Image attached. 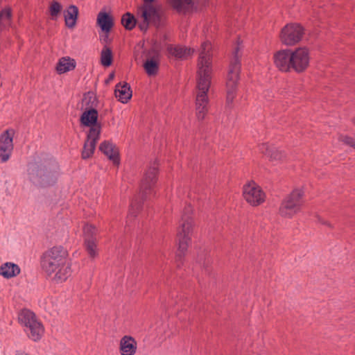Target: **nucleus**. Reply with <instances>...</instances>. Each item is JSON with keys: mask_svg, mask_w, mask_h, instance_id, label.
<instances>
[{"mask_svg": "<svg viewBox=\"0 0 355 355\" xmlns=\"http://www.w3.org/2000/svg\"><path fill=\"white\" fill-rule=\"evenodd\" d=\"M97 24L101 27L103 31L108 33L112 28L114 24L112 18L109 14L100 12L97 16Z\"/></svg>", "mask_w": 355, "mask_h": 355, "instance_id": "obj_24", "label": "nucleus"}, {"mask_svg": "<svg viewBox=\"0 0 355 355\" xmlns=\"http://www.w3.org/2000/svg\"><path fill=\"white\" fill-rule=\"evenodd\" d=\"M145 3V4H151V3L153 1H154L155 0H143Z\"/></svg>", "mask_w": 355, "mask_h": 355, "instance_id": "obj_42", "label": "nucleus"}, {"mask_svg": "<svg viewBox=\"0 0 355 355\" xmlns=\"http://www.w3.org/2000/svg\"><path fill=\"white\" fill-rule=\"evenodd\" d=\"M170 6L178 13H186L196 8L195 0H167Z\"/></svg>", "mask_w": 355, "mask_h": 355, "instance_id": "obj_16", "label": "nucleus"}, {"mask_svg": "<svg viewBox=\"0 0 355 355\" xmlns=\"http://www.w3.org/2000/svg\"><path fill=\"white\" fill-rule=\"evenodd\" d=\"M19 322L25 327L24 331L30 339L38 341L41 339L44 329L42 324L37 319L35 313L28 309L21 310L18 315Z\"/></svg>", "mask_w": 355, "mask_h": 355, "instance_id": "obj_6", "label": "nucleus"}, {"mask_svg": "<svg viewBox=\"0 0 355 355\" xmlns=\"http://www.w3.org/2000/svg\"><path fill=\"white\" fill-rule=\"evenodd\" d=\"M67 251L62 246H55L46 251L42 259V267L49 276L57 282L65 281L71 275L67 263Z\"/></svg>", "mask_w": 355, "mask_h": 355, "instance_id": "obj_2", "label": "nucleus"}, {"mask_svg": "<svg viewBox=\"0 0 355 355\" xmlns=\"http://www.w3.org/2000/svg\"><path fill=\"white\" fill-rule=\"evenodd\" d=\"M141 17L148 19L155 26L162 24L163 12L152 4H144L140 9Z\"/></svg>", "mask_w": 355, "mask_h": 355, "instance_id": "obj_13", "label": "nucleus"}, {"mask_svg": "<svg viewBox=\"0 0 355 355\" xmlns=\"http://www.w3.org/2000/svg\"><path fill=\"white\" fill-rule=\"evenodd\" d=\"M304 35V28L300 24H290L285 26L281 32L280 38L286 45H294L299 42Z\"/></svg>", "mask_w": 355, "mask_h": 355, "instance_id": "obj_8", "label": "nucleus"}, {"mask_svg": "<svg viewBox=\"0 0 355 355\" xmlns=\"http://www.w3.org/2000/svg\"><path fill=\"white\" fill-rule=\"evenodd\" d=\"M243 197L245 200L253 206H257L265 200V193L255 183H250L243 188Z\"/></svg>", "mask_w": 355, "mask_h": 355, "instance_id": "obj_12", "label": "nucleus"}, {"mask_svg": "<svg viewBox=\"0 0 355 355\" xmlns=\"http://www.w3.org/2000/svg\"><path fill=\"white\" fill-rule=\"evenodd\" d=\"M97 230L95 226L87 224L83 227L84 240H96Z\"/></svg>", "mask_w": 355, "mask_h": 355, "instance_id": "obj_31", "label": "nucleus"}, {"mask_svg": "<svg viewBox=\"0 0 355 355\" xmlns=\"http://www.w3.org/2000/svg\"><path fill=\"white\" fill-rule=\"evenodd\" d=\"M193 51L191 49H187L181 46L168 45L167 46V52L169 55L178 59H186L193 53Z\"/></svg>", "mask_w": 355, "mask_h": 355, "instance_id": "obj_20", "label": "nucleus"}, {"mask_svg": "<svg viewBox=\"0 0 355 355\" xmlns=\"http://www.w3.org/2000/svg\"><path fill=\"white\" fill-rule=\"evenodd\" d=\"M144 21L139 24V27L141 31H146L148 29V24H149V20L146 18H143Z\"/></svg>", "mask_w": 355, "mask_h": 355, "instance_id": "obj_37", "label": "nucleus"}, {"mask_svg": "<svg viewBox=\"0 0 355 355\" xmlns=\"http://www.w3.org/2000/svg\"><path fill=\"white\" fill-rule=\"evenodd\" d=\"M292 61L291 68L296 72L304 71L309 63V55L306 48H298L295 51H291Z\"/></svg>", "mask_w": 355, "mask_h": 355, "instance_id": "obj_11", "label": "nucleus"}, {"mask_svg": "<svg viewBox=\"0 0 355 355\" xmlns=\"http://www.w3.org/2000/svg\"><path fill=\"white\" fill-rule=\"evenodd\" d=\"M192 208L190 205L185 207L182 216V223L178 232V250L176 254V261L178 266L191 242V234L193 227V220L191 216Z\"/></svg>", "mask_w": 355, "mask_h": 355, "instance_id": "obj_5", "label": "nucleus"}, {"mask_svg": "<svg viewBox=\"0 0 355 355\" xmlns=\"http://www.w3.org/2000/svg\"><path fill=\"white\" fill-rule=\"evenodd\" d=\"M20 271L19 266L11 262H6L0 266V275L6 279L16 277Z\"/></svg>", "mask_w": 355, "mask_h": 355, "instance_id": "obj_21", "label": "nucleus"}, {"mask_svg": "<svg viewBox=\"0 0 355 355\" xmlns=\"http://www.w3.org/2000/svg\"><path fill=\"white\" fill-rule=\"evenodd\" d=\"M112 50L110 48L105 46L103 49V50L101 51V64L104 67H109L112 64Z\"/></svg>", "mask_w": 355, "mask_h": 355, "instance_id": "obj_28", "label": "nucleus"}, {"mask_svg": "<svg viewBox=\"0 0 355 355\" xmlns=\"http://www.w3.org/2000/svg\"><path fill=\"white\" fill-rule=\"evenodd\" d=\"M157 166L155 163L145 173L144 178L140 186L139 195L143 201L148 198V196L153 193V187L157 181Z\"/></svg>", "mask_w": 355, "mask_h": 355, "instance_id": "obj_9", "label": "nucleus"}, {"mask_svg": "<svg viewBox=\"0 0 355 355\" xmlns=\"http://www.w3.org/2000/svg\"><path fill=\"white\" fill-rule=\"evenodd\" d=\"M98 112L96 110L92 108L85 111L80 117V122L85 126H92L96 124Z\"/></svg>", "mask_w": 355, "mask_h": 355, "instance_id": "obj_25", "label": "nucleus"}, {"mask_svg": "<svg viewBox=\"0 0 355 355\" xmlns=\"http://www.w3.org/2000/svg\"><path fill=\"white\" fill-rule=\"evenodd\" d=\"M291 61V50H281L274 55L275 64L282 71H289L292 69Z\"/></svg>", "mask_w": 355, "mask_h": 355, "instance_id": "obj_14", "label": "nucleus"}, {"mask_svg": "<svg viewBox=\"0 0 355 355\" xmlns=\"http://www.w3.org/2000/svg\"><path fill=\"white\" fill-rule=\"evenodd\" d=\"M259 148V150L270 157L271 160H281L284 157L283 152L276 149L275 147H270L267 144H261Z\"/></svg>", "mask_w": 355, "mask_h": 355, "instance_id": "obj_22", "label": "nucleus"}, {"mask_svg": "<svg viewBox=\"0 0 355 355\" xmlns=\"http://www.w3.org/2000/svg\"><path fill=\"white\" fill-rule=\"evenodd\" d=\"M75 67L76 62L73 59L69 57H64L60 59L56 67V70L58 73L61 74L71 71L75 69Z\"/></svg>", "mask_w": 355, "mask_h": 355, "instance_id": "obj_26", "label": "nucleus"}, {"mask_svg": "<svg viewBox=\"0 0 355 355\" xmlns=\"http://www.w3.org/2000/svg\"><path fill=\"white\" fill-rule=\"evenodd\" d=\"M198 263H199V265L200 266H203V267H206V263H205V260L203 259L202 257H200V259H198Z\"/></svg>", "mask_w": 355, "mask_h": 355, "instance_id": "obj_39", "label": "nucleus"}, {"mask_svg": "<svg viewBox=\"0 0 355 355\" xmlns=\"http://www.w3.org/2000/svg\"><path fill=\"white\" fill-rule=\"evenodd\" d=\"M59 166L55 160L33 167L28 169L29 180L36 186L47 187L53 185L58 179Z\"/></svg>", "mask_w": 355, "mask_h": 355, "instance_id": "obj_3", "label": "nucleus"}, {"mask_svg": "<svg viewBox=\"0 0 355 355\" xmlns=\"http://www.w3.org/2000/svg\"><path fill=\"white\" fill-rule=\"evenodd\" d=\"M16 355H29L28 354H26L24 352H21V351H17L16 352Z\"/></svg>", "mask_w": 355, "mask_h": 355, "instance_id": "obj_41", "label": "nucleus"}, {"mask_svg": "<svg viewBox=\"0 0 355 355\" xmlns=\"http://www.w3.org/2000/svg\"><path fill=\"white\" fill-rule=\"evenodd\" d=\"M78 12V7L74 5L69 6L67 9L64 11V21L67 27L73 28L76 26Z\"/></svg>", "mask_w": 355, "mask_h": 355, "instance_id": "obj_19", "label": "nucleus"}, {"mask_svg": "<svg viewBox=\"0 0 355 355\" xmlns=\"http://www.w3.org/2000/svg\"><path fill=\"white\" fill-rule=\"evenodd\" d=\"M14 135L13 129H8L0 136V158L2 162H7L11 155Z\"/></svg>", "mask_w": 355, "mask_h": 355, "instance_id": "obj_10", "label": "nucleus"}, {"mask_svg": "<svg viewBox=\"0 0 355 355\" xmlns=\"http://www.w3.org/2000/svg\"><path fill=\"white\" fill-rule=\"evenodd\" d=\"M85 248L89 257L95 258L98 254L96 239L85 241Z\"/></svg>", "mask_w": 355, "mask_h": 355, "instance_id": "obj_30", "label": "nucleus"}, {"mask_svg": "<svg viewBox=\"0 0 355 355\" xmlns=\"http://www.w3.org/2000/svg\"><path fill=\"white\" fill-rule=\"evenodd\" d=\"M99 149L109 159L112 161L114 164H119L118 150L112 143L105 141L101 144Z\"/></svg>", "mask_w": 355, "mask_h": 355, "instance_id": "obj_17", "label": "nucleus"}, {"mask_svg": "<svg viewBox=\"0 0 355 355\" xmlns=\"http://www.w3.org/2000/svg\"><path fill=\"white\" fill-rule=\"evenodd\" d=\"M96 144L85 141L82 151V158L85 159L90 157L94 152Z\"/></svg>", "mask_w": 355, "mask_h": 355, "instance_id": "obj_32", "label": "nucleus"}, {"mask_svg": "<svg viewBox=\"0 0 355 355\" xmlns=\"http://www.w3.org/2000/svg\"><path fill=\"white\" fill-rule=\"evenodd\" d=\"M316 217H317V222H318V223H321V224H323V225H327V226H328V227H331V224H330L329 222H327V221L324 220V219H322L320 216H317Z\"/></svg>", "mask_w": 355, "mask_h": 355, "instance_id": "obj_38", "label": "nucleus"}, {"mask_svg": "<svg viewBox=\"0 0 355 355\" xmlns=\"http://www.w3.org/2000/svg\"><path fill=\"white\" fill-rule=\"evenodd\" d=\"M241 49V42L239 40L233 51V58L231 60L226 82L227 106L231 107L234 98L236 95L237 84L239 79V73L241 70V62L239 51Z\"/></svg>", "mask_w": 355, "mask_h": 355, "instance_id": "obj_4", "label": "nucleus"}, {"mask_svg": "<svg viewBox=\"0 0 355 355\" xmlns=\"http://www.w3.org/2000/svg\"><path fill=\"white\" fill-rule=\"evenodd\" d=\"M12 17V11L10 8H6L3 9L0 12V30H2L3 28L6 26V24L2 22L3 19L8 20V24H10V21Z\"/></svg>", "mask_w": 355, "mask_h": 355, "instance_id": "obj_33", "label": "nucleus"}, {"mask_svg": "<svg viewBox=\"0 0 355 355\" xmlns=\"http://www.w3.org/2000/svg\"><path fill=\"white\" fill-rule=\"evenodd\" d=\"M339 140L346 145H348L355 149V139L346 135H340Z\"/></svg>", "mask_w": 355, "mask_h": 355, "instance_id": "obj_36", "label": "nucleus"}, {"mask_svg": "<svg viewBox=\"0 0 355 355\" xmlns=\"http://www.w3.org/2000/svg\"><path fill=\"white\" fill-rule=\"evenodd\" d=\"M137 342L130 336H124L120 340V352L121 355H134L137 351Z\"/></svg>", "mask_w": 355, "mask_h": 355, "instance_id": "obj_15", "label": "nucleus"}, {"mask_svg": "<svg viewBox=\"0 0 355 355\" xmlns=\"http://www.w3.org/2000/svg\"><path fill=\"white\" fill-rule=\"evenodd\" d=\"M354 125H355V119H354Z\"/></svg>", "mask_w": 355, "mask_h": 355, "instance_id": "obj_43", "label": "nucleus"}, {"mask_svg": "<svg viewBox=\"0 0 355 355\" xmlns=\"http://www.w3.org/2000/svg\"><path fill=\"white\" fill-rule=\"evenodd\" d=\"M121 24L127 30H132L136 25V19L130 12H126L122 16Z\"/></svg>", "mask_w": 355, "mask_h": 355, "instance_id": "obj_29", "label": "nucleus"}, {"mask_svg": "<svg viewBox=\"0 0 355 355\" xmlns=\"http://www.w3.org/2000/svg\"><path fill=\"white\" fill-rule=\"evenodd\" d=\"M100 135L101 126L99 125H92L90 126L89 131L87 136V140L85 141L96 144L97 141L100 139Z\"/></svg>", "mask_w": 355, "mask_h": 355, "instance_id": "obj_27", "label": "nucleus"}, {"mask_svg": "<svg viewBox=\"0 0 355 355\" xmlns=\"http://www.w3.org/2000/svg\"><path fill=\"white\" fill-rule=\"evenodd\" d=\"M211 44L209 42L202 44L198 63V92L196 98V116L198 120H203L208 111L207 92L211 85Z\"/></svg>", "mask_w": 355, "mask_h": 355, "instance_id": "obj_1", "label": "nucleus"}, {"mask_svg": "<svg viewBox=\"0 0 355 355\" xmlns=\"http://www.w3.org/2000/svg\"><path fill=\"white\" fill-rule=\"evenodd\" d=\"M62 6L57 1H53L50 6V13L52 17H56L61 11Z\"/></svg>", "mask_w": 355, "mask_h": 355, "instance_id": "obj_35", "label": "nucleus"}, {"mask_svg": "<svg viewBox=\"0 0 355 355\" xmlns=\"http://www.w3.org/2000/svg\"><path fill=\"white\" fill-rule=\"evenodd\" d=\"M114 94L116 98L123 103H128L132 97L130 86L125 82L119 83L116 85Z\"/></svg>", "mask_w": 355, "mask_h": 355, "instance_id": "obj_18", "label": "nucleus"}, {"mask_svg": "<svg viewBox=\"0 0 355 355\" xmlns=\"http://www.w3.org/2000/svg\"><path fill=\"white\" fill-rule=\"evenodd\" d=\"M144 67L148 76L157 74L159 69V53L156 52L152 58H148L144 64Z\"/></svg>", "mask_w": 355, "mask_h": 355, "instance_id": "obj_23", "label": "nucleus"}, {"mask_svg": "<svg viewBox=\"0 0 355 355\" xmlns=\"http://www.w3.org/2000/svg\"><path fill=\"white\" fill-rule=\"evenodd\" d=\"M114 73H110L107 82H109V81L112 80L114 78Z\"/></svg>", "mask_w": 355, "mask_h": 355, "instance_id": "obj_40", "label": "nucleus"}, {"mask_svg": "<svg viewBox=\"0 0 355 355\" xmlns=\"http://www.w3.org/2000/svg\"><path fill=\"white\" fill-rule=\"evenodd\" d=\"M303 195L302 190L294 189L282 201L279 210V214L284 217L291 218L298 213L303 204Z\"/></svg>", "mask_w": 355, "mask_h": 355, "instance_id": "obj_7", "label": "nucleus"}, {"mask_svg": "<svg viewBox=\"0 0 355 355\" xmlns=\"http://www.w3.org/2000/svg\"><path fill=\"white\" fill-rule=\"evenodd\" d=\"M141 204L140 201H138L137 200H135L134 202L131 203L130 209L128 214V218H134L139 210L141 209Z\"/></svg>", "mask_w": 355, "mask_h": 355, "instance_id": "obj_34", "label": "nucleus"}]
</instances>
